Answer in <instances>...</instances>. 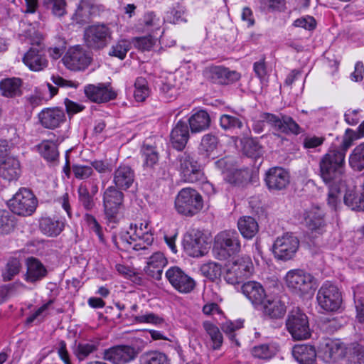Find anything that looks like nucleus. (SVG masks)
Masks as SVG:
<instances>
[{"instance_id":"nucleus-1","label":"nucleus","mask_w":364,"mask_h":364,"mask_svg":"<svg viewBox=\"0 0 364 364\" xmlns=\"http://www.w3.org/2000/svg\"><path fill=\"white\" fill-rule=\"evenodd\" d=\"M24 43L29 46L24 53V64L34 72L44 70L48 65L44 53V37L34 26L24 32Z\"/></svg>"},{"instance_id":"nucleus-2","label":"nucleus","mask_w":364,"mask_h":364,"mask_svg":"<svg viewBox=\"0 0 364 364\" xmlns=\"http://www.w3.org/2000/svg\"><path fill=\"white\" fill-rule=\"evenodd\" d=\"M344 164L343 151L331 148L319 159L318 174L326 184L337 183L343 173Z\"/></svg>"},{"instance_id":"nucleus-3","label":"nucleus","mask_w":364,"mask_h":364,"mask_svg":"<svg viewBox=\"0 0 364 364\" xmlns=\"http://www.w3.org/2000/svg\"><path fill=\"white\" fill-rule=\"evenodd\" d=\"M284 281L288 289L300 297L311 295L317 287L315 277L311 274L299 269L287 272Z\"/></svg>"},{"instance_id":"nucleus-4","label":"nucleus","mask_w":364,"mask_h":364,"mask_svg":"<svg viewBox=\"0 0 364 364\" xmlns=\"http://www.w3.org/2000/svg\"><path fill=\"white\" fill-rule=\"evenodd\" d=\"M149 224L148 222L144 223V229H138V225H132L130 227L131 230L133 231L132 234L125 232L119 237V241L116 242V245L119 248L126 249L129 250L132 248L134 250H146L148 247L151 246L154 242V237L152 232L149 228Z\"/></svg>"},{"instance_id":"nucleus-5","label":"nucleus","mask_w":364,"mask_h":364,"mask_svg":"<svg viewBox=\"0 0 364 364\" xmlns=\"http://www.w3.org/2000/svg\"><path fill=\"white\" fill-rule=\"evenodd\" d=\"M203 208L202 196L191 188H182L175 199V208L178 213L192 217L198 213Z\"/></svg>"},{"instance_id":"nucleus-6","label":"nucleus","mask_w":364,"mask_h":364,"mask_svg":"<svg viewBox=\"0 0 364 364\" xmlns=\"http://www.w3.org/2000/svg\"><path fill=\"white\" fill-rule=\"evenodd\" d=\"M240 250V240L236 230L221 231L215 237L213 252L219 259H226L238 253Z\"/></svg>"},{"instance_id":"nucleus-7","label":"nucleus","mask_w":364,"mask_h":364,"mask_svg":"<svg viewBox=\"0 0 364 364\" xmlns=\"http://www.w3.org/2000/svg\"><path fill=\"white\" fill-rule=\"evenodd\" d=\"M176 167L186 182L196 183L203 180L204 173L202 167L191 154L181 153L176 159Z\"/></svg>"},{"instance_id":"nucleus-8","label":"nucleus","mask_w":364,"mask_h":364,"mask_svg":"<svg viewBox=\"0 0 364 364\" xmlns=\"http://www.w3.org/2000/svg\"><path fill=\"white\" fill-rule=\"evenodd\" d=\"M113 31L108 24H93L85 30L84 39L86 45L95 50L107 47L112 40Z\"/></svg>"},{"instance_id":"nucleus-9","label":"nucleus","mask_w":364,"mask_h":364,"mask_svg":"<svg viewBox=\"0 0 364 364\" xmlns=\"http://www.w3.org/2000/svg\"><path fill=\"white\" fill-rule=\"evenodd\" d=\"M226 267L225 280L230 284L236 285L250 276L252 262L249 257H240L230 262Z\"/></svg>"},{"instance_id":"nucleus-10","label":"nucleus","mask_w":364,"mask_h":364,"mask_svg":"<svg viewBox=\"0 0 364 364\" xmlns=\"http://www.w3.org/2000/svg\"><path fill=\"white\" fill-rule=\"evenodd\" d=\"M316 300L322 309L326 311H336L342 303L341 292L335 284L326 281L318 289Z\"/></svg>"},{"instance_id":"nucleus-11","label":"nucleus","mask_w":364,"mask_h":364,"mask_svg":"<svg viewBox=\"0 0 364 364\" xmlns=\"http://www.w3.org/2000/svg\"><path fill=\"white\" fill-rule=\"evenodd\" d=\"M286 326L294 340L307 339L311 336L308 317L298 308L289 312Z\"/></svg>"},{"instance_id":"nucleus-12","label":"nucleus","mask_w":364,"mask_h":364,"mask_svg":"<svg viewBox=\"0 0 364 364\" xmlns=\"http://www.w3.org/2000/svg\"><path fill=\"white\" fill-rule=\"evenodd\" d=\"M124 194L114 186L108 187L103 193V208L107 219L117 222L119 210L123 206Z\"/></svg>"},{"instance_id":"nucleus-13","label":"nucleus","mask_w":364,"mask_h":364,"mask_svg":"<svg viewBox=\"0 0 364 364\" xmlns=\"http://www.w3.org/2000/svg\"><path fill=\"white\" fill-rule=\"evenodd\" d=\"M299 247V239L292 233L287 232L276 239L273 245V251L278 259L289 260L294 257Z\"/></svg>"},{"instance_id":"nucleus-14","label":"nucleus","mask_w":364,"mask_h":364,"mask_svg":"<svg viewBox=\"0 0 364 364\" xmlns=\"http://www.w3.org/2000/svg\"><path fill=\"white\" fill-rule=\"evenodd\" d=\"M260 117L273 129L282 133L296 135L301 133V127L289 116L264 112L260 115Z\"/></svg>"},{"instance_id":"nucleus-15","label":"nucleus","mask_w":364,"mask_h":364,"mask_svg":"<svg viewBox=\"0 0 364 364\" xmlns=\"http://www.w3.org/2000/svg\"><path fill=\"white\" fill-rule=\"evenodd\" d=\"M166 277L173 287L180 293H190L196 287L195 280L178 267L169 268L166 272Z\"/></svg>"},{"instance_id":"nucleus-16","label":"nucleus","mask_w":364,"mask_h":364,"mask_svg":"<svg viewBox=\"0 0 364 364\" xmlns=\"http://www.w3.org/2000/svg\"><path fill=\"white\" fill-rule=\"evenodd\" d=\"M65 66L71 70H85L91 62L90 55L79 46L70 48L62 59Z\"/></svg>"},{"instance_id":"nucleus-17","label":"nucleus","mask_w":364,"mask_h":364,"mask_svg":"<svg viewBox=\"0 0 364 364\" xmlns=\"http://www.w3.org/2000/svg\"><path fill=\"white\" fill-rule=\"evenodd\" d=\"M346 354V346L338 340H325L318 350V356L326 363H336Z\"/></svg>"},{"instance_id":"nucleus-18","label":"nucleus","mask_w":364,"mask_h":364,"mask_svg":"<svg viewBox=\"0 0 364 364\" xmlns=\"http://www.w3.org/2000/svg\"><path fill=\"white\" fill-rule=\"evenodd\" d=\"M183 245L186 252L193 257L204 255L208 248V244L200 231L186 235L183 239Z\"/></svg>"},{"instance_id":"nucleus-19","label":"nucleus","mask_w":364,"mask_h":364,"mask_svg":"<svg viewBox=\"0 0 364 364\" xmlns=\"http://www.w3.org/2000/svg\"><path fill=\"white\" fill-rule=\"evenodd\" d=\"M38 118L43 127L54 129L65 121V114L64 110L60 107H48L38 113Z\"/></svg>"},{"instance_id":"nucleus-20","label":"nucleus","mask_w":364,"mask_h":364,"mask_svg":"<svg viewBox=\"0 0 364 364\" xmlns=\"http://www.w3.org/2000/svg\"><path fill=\"white\" fill-rule=\"evenodd\" d=\"M138 351L130 346H117L107 350L105 358L114 364H126L136 358Z\"/></svg>"},{"instance_id":"nucleus-21","label":"nucleus","mask_w":364,"mask_h":364,"mask_svg":"<svg viewBox=\"0 0 364 364\" xmlns=\"http://www.w3.org/2000/svg\"><path fill=\"white\" fill-rule=\"evenodd\" d=\"M264 181L269 190L281 191L289 183V175L281 167H272L266 172Z\"/></svg>"},{"instance_id":"nucleus-22","label":"nucleus","mask_w":364,"mask_h":364,"mask_svg":"<svg viewBox=\"0 0 364 364\" xmlns=\"http://www.w3.org/2000/svg\"><path fill=\"white\" fill-rule=\"evenodd\" d=\"M324 215L319 206L313 205L304 213L305 224L310 230L321 233L326 226Z\"/></svg>"},{"instance_id":"nucleus-23","label":"nucleus","mask_w":364,"mask_h":364,"mask_svg":"<svg viewBox=\"0 0 364 364\" xmlns=\"http://www.w3.org/2000/svg\"><path fill=\"white\" fill-rule=\"evenodd\" d=\"M84 92L89 100L96 103L105 102L116 97V93L104 84L87 85Z\"/></svg>"},{"instance_id":"nucleus-24","label":"nucleus","mask_w":364,"mask_h":364,"mask_svg":"<svg viewBox=\"0 0 364 364\" xmlns=\"http://www.w3.org/2000/svg\"><path fill=\"white\" fill-rule=\"evenodd\" d=\"M242 294L254 305H262L266 299L267 294L263 286L255 281H250L241 287Z\"/></svg>"},{"instance_id":"nucleus-25","label":"nucleus","mask_w":364,"mask_h":364,"mask_svg":"<svg viewBox=\"0 0 364 364\" xmlns=\"http://www.w3.org/2000/svg\"><path fill=\"white\" fill-rule=\"evenodd\" d=\"M134 178V170L127 165L119 166L113 173V183L117 189H128L132 186Z\"/></svg>"},{"instance_id":"nucleus-26","label":"nucleus","mask_w":364,"mask_h":364,"mask_svg":"<svg viewBox=\"0 0 364 364\" xmlns=\"http://www.w3.org/2000/svg\"><path fill=\"white\" fill-rule=\"evenodd\" d=\"M167 264V259L161 252H155L149 259L144 268L146 274L156 279L161 278L163 269Z\"/></svg>"},{"instance_id":"nucleus-27","label":"nucleus","mask_w":364,"mask_h":364,"mask_svg":"<svg viewBox=\"0 0 364 364\" xmlns=\"http://www.w3.org/2000/svg\"><path fill=\"white\" fill-rule=\"evenodd\" d=\"M41 231L48 237L59 235L65 228V221L57 217H44L39 222Z\"/></svg>"},{"instance_id":"nucleus-28","label":"nucleus","mask_w":364,"mask_h":364,"mask_svg":"<svg viewBox=\"0 0 364 364\" xmlns=\"http://www.w3.org/2000/svg\"><path fill=\"white\" fill-rule=\"evenodd\" d=\"M170 137L173 146L177 150H182L189 139V131L187 124L179 120L173 128Z\"/></svg>"},{"instance_id":"nucleus-29","label":"nucleus","mask_w":364,"mask_h":364,"mask_svg":"<svg viewBox=\"0 0 364 364\" xmlns=\"http://www.w3.org/2000/svg\"><path fill=\"white\" fill-rule=\"evenodd\" d=\"M176 77L173 75L161 80L158 84V89L161 97L165 100H175L179 94L180 87L176 83Z\"/></svg>"},{"instance_id":"nucleus-30","label":"nucleus","mask_w":364,"mask_h":364,"mask_svg":"<svg viewBox=\"0 0 364 364\" xmlns=\"http://www.w3.org/2000/svg\"><path fill=\"white\" fill-rule=\"evenodd\" d=\"M292 355L300 364H313L316 357V351L313 346L296 345L293 347Z\"/></svg>"},{"instance_id":"nucleus-31","label":"nucleus","mask_w":364,"mask_h":364,"mask_svg":"<svg viewBox=\"0 0 364 364\" xmlns=\"http://www.w3.org/2000/svg\"><path fill=\"white\" fill-rule=\"evenodd\" d=\"M20 172V162L13 156L8 157L0 163V176L6 180L16 179Z\"/></svg>"},{"instance_id":"nucleus-32","label":"nucleus","mask_w":364,"mask_h":364,"mask_svg":"<svg viewBox=\"0 0 364 364\" xmlns=\"http://www.w3.org/2000/svg\"><path fill=\"white\" fill-rule=\"evenodd\" d=\"M27 272L26 279L27 282H36L42 279L46 274V269L43 264L34 257H29L26 260Z\"/></svg>"},{"instance_id":"nucleus-33","label":"nucleus","mask_w":364,"mask_h":364,"mask_svg":"<svg viewBox=\"0 0 364 364\" xmlns=\"http://www.w3.org/2000/svg\"><path fill=\"white\" fill-rule=\"evenodd\" d=\"M100 345V342L98 339L81 341L76 345L74 354L80 361H82L97 352Z\"/></svg>"},{"instance_id":"nucleus-34","label":"nucleus","mask_w":364,"mask_h":364,"mask_svg":"<svg viewBox=\"0 0 364 364\" xmlns=\"http://www.w3.org/2000/svg\"><path fill=\"white\" fill-rule=\"evenodd\" d=\"M36 147L41 156L47 162L53 164L58 162L59 152L55 142L50 140H43Z\"/></svg>"},{"instance_id":"nucleus-35","label":"nucleus","mask_w":364,"mask_h":364,"mask_svg":"<svg viewBox=\"0 0 364 364\" xmlns=\"http://www.w3.org/2000/svg\"><path fill=\"white\" fill-rule=\"evenodd\" d=\"M262 305L264 313L273 318H282L286 313L285 304L278 298L264 300Z\"/></svg>"},{"instance_id":"nucleus-36","label":"nucleus","mask_w":364,"mask_h":364,"mask_svg":"<svg viewBox=\"0 0 364 364\" xmlns=\"http://www.w3.org/2000/svg\"><path fill=\"white\" fill-rule=\"evenodd\" d=\"M237 227L241 235L246 239H252L259 230L257 221L250 216L240 218L237 222Z\"/></svg>"},{"instance_id":"nucleus-37","label":"nucleus","mask_w":364,"mask_h":364,"mask_svg":"<svg viewBox=\"0 0 364 364\" xmlns=\"http://www.w3.org/2000/svg\"><path fill=\"white\" fill-rule=\"evenodd\" d=\"M188 122L192 132H200L208 128L210 119L205 111L200 110L193 114Z\"/></svg>"},{"instance_id":"nucleus-38","label":"nucleus","mask_w":364,"mask_h":364,"mask_svg":"<svg viewBox=\"0 0 364 364\" xmlns=\"http://www.w3.org/2000/svg\"><path fill=\"white\" fill-rule=\"evenodd\" d=\"M252 176V171L248 168L236 169L227 176L229 183L239 186H245L251 182Z\"/></svg>"},{"instance_id":"nucleus-39","label":"nucleus","mask_w":364,"mask_h":364,"mask_svg":"<svg viewBox=\"0 0 364 364\" xmlns=\"http://www.w3.org/2000/svg\"><path fill=\"white\" fill-rule=\"evenodd\" d=\"M21 80L20 78H7L0 82V90L6 97H14L21 93Z\"/></svg>"},{"instance_id":"nucleus-40","label":"nucleus","mask_w":364,"mask_h":364,"mask_svg":"<svg viewBox=\"0 0 364 364\" xmlns=\"http://www.w3.org/2000/svg\"><path fill=\"white\" fill-rule=\"evenodd\" d=\"M217 145L218 139L215 136L210 134L205 135L201 140L199 147L200 154L205 157L213 159L215 157L214 151L217 148Z\"/></svg>"},{"instance_id":"nucleus-41","label":"nucleus","mask_w":364,"mask_h":364,"mask_svg":"<svg viewBox=\"0 0 364 364\" xmlns=\"http://www.w3.org/2000/svg\"><path fill=\"white\" fill-rule=\"evenodd\" d=\"M203 327L211 340V348L213 350L219 349L222 346L223 338L218 327L208 321L203 323Z\"/></svg>"},{"instance_id":"nucleus-42","label":"nucleus","mask_w":364,"mask_h":364,"mask_svg":"<svg viewBox=\"0 0 364 364\" xmlns=\"http://www.w3.org/2000/svg\"><path fill=\"white\" fill-rule=\"evenodd\" d=\"M139 364H169L166 355L157 350H150L139 357Z\"/></svg>"},{"instance_id":"nucleus-43","label":"nucleus","mask_w":364,"mask_h":364,"mask_svg":"<svg viewBox=\"0 0 364 364\" xmlns=\"http://www.w3.org/2000/svg\"><path fill=\"white\" fill-rule=\"evenodd\" d=\"M144 31L154 33L161 29L163 21L153 11H149L144 14L141 20Z\"/></svg>"},{"instance_id":"nucleus-44","label":"nucleus","mask_w":364,"mask_h":364,"mask_svg":"<svg viewBox=\"0 0 364 364\" xmlns=\"http://www.w3.org/2000/svg\"><path fill=\"white\" fill-rule=\"evenodd\" d=\"M143 157V165L146 168H153L159 161V154L156 148L144 144L141 149Z\"/></svg>"},{"instance_id":"nucleus-45","label":"nucleus","mask_w":364,"mask_h":364,"mask_svg":"<svg viewBox=\"0 0 364 364\" xmlns=\"http://www.w3.org/2000/svg\"><path fill=\"white\" fill-rule=\"evenodd\" d=\"M350 166L356 171L364 168V144H360L353 150L349 156Z\"/></svg>"},{"instance_id":"nucleus-46","label":"nucleus","mask_w":364,"mask_h":364,"mask_svg":"<svg viewBox=\"0 0 364 364\" xmlns=\"http://www.w3.org/2000/svg\"><path fill=\"white\" fill-rule=\"evenodd\" d=\"M130 317L134 323H152L155 325H163L164 319L154 313H146L144 314L134 315L130 312Z\"/></svg>"},{"instance_id":"nucleus-47","label":"nucleus","mask_w":364,"mask_h":364,"mask_svg":"<svg viewBox=\"0 0 364 364\" xmlns=\"http://www.w3.org/2000/svg\"><path fill=\"white\" fill-rule=\"evenodd\" d=\"M345 204L352 210L364 211V196H358L353 191L347 192L344 196Z\"/></svg>"},{"instance_id":"nucleus-48","label":"nucleus","mask_w":364,"mask_h":364,"mask_svg":"<svg viewBox=\"0 0 364 364\" xmlns=\"http://www.w3.org/2000/svg\"><path fill=\"white\" fill-rule=\"evenodd\" d=\"M43 4L55 16L61 17L66 14L65 0H43Z\"/></svg>"},{"instance_id":"nucleus-49","label":"nucleus","mask_w":364,"mask_h":364,"mask_svg":"<svg viewBox=\"0 0 364 364\" xmlns=\"http://www.w3.org/2000/svg\"><path fill=\"white\" fill-rule=\"evenodd\" d=\"M200 271L203 275L209 279L214 281L220 278L221 275V265L213 262H208L201 266Z\"/></svg>"},{"instance_id":"nucleus-50","label":"nucleus","mask_w":364,"mask_h":364,"mask_svg":"<svg viewBox=\"0 0 364 364\" xmlns=\"http://www.w3.org/2000/svg\"><path fill=\"white\" fill-rule=\"evenodd\" d=\"M134 98L138 102H143L149 95L147 81L144 77L136 78L134 83Z\"/></svg>"},{"instance_id":"nucleus-51","label":"nucleus","mask_w":364,"mask_h":364,"mask_svg":"<svg viewBox=\"0 0 364 364\" xmlns=\"http://www.w3.org/2000/svg\"><path fill=\"white\" fill-rule=\"evenodd\" d=\"M245 154L251 158H259L263 154L262 146L255 139H247L243 147Z\"/></svg>"},{"instance_id":"nucleus-52","label":"nucleus","mask_w":364,"mask_h":364,"mask_svg":"<svg viewBox=\"0 0 364 364\" xmlns=\"http://www.w3.org/2000/svg\"><path fill=\"white\" fill-rule=\"evenodd\" d=\"M38 199L31 190L24 188V216L31 215L38 207Z\"/></svg>"},{"instance_id":"nucleus-53","label":"nucleus","mask_w":364,"mask_h":364,"mask_svg":"<svg viewBox=\"0 0 364 364\" xmlns=\"http://www.w3.org/2000/svg\"><path fill=\"white\" fill-rule=\"evenodd\" d=\"M130 49L129 43L124 39L117 41L113 45L109 51V55L111 56L117 57L121 60L125 58L127 52Z\"/></svg>"},{"instance_id":"nucleus-54","label":"nucleus","mask_w":364,"mask_h":364,"mask_svg":"<svg viewBox=\"0 0 364 364\" xmlns=\"http://www.w3.org/2000/svg\"><path fill=\"white\" fill-rule=\"evenodd\" d=\"M21 268V263L16 258H11L7 262L5 269L2 272L4 281L7 282L11 280L17 274Z\"/></svg>"},{"instance_id":"nucleus-55","label":"nucleus","mask_w":364,"mask_h":364,"mask_svg":"<svg viewBox=\"0 0 364 364\" xmlns=\"http://www.w3.org/2000/svg\"><path fill=\"white\" fill-rule=\"evenodd\" d=\"M276 351L277 349L273 346L262 344L255 346L252 350V354L255 358L269 359L276 353Z\"/></svg>"},{"instance_id":"nucleus-56","label":"nucleus","mask_w":364,"mask_h":364,"mask_svg":"<svg viewBox=\"0 0 364 364\" xmlns=\"http://www.w3.org/2000/svg\"><path fill=\"white\" fill-rule=\"evenodd\" d=\"M348 364H364V347L360 344H353L350 348Z\"/></svg>"},{"instance_id":"nucleus-57","label":"nucleus","mask_w":364,"mask_h":364,"mask_svg":"<svg viewBox=\"0 0 364 364\" xmlns=\"http://www.w3.org/2000/svg\"><path fill=\"white\" fill-rule=\"evenodd\" d=\"M220 124L225 130L240 129L242 126V122L239 118L230 114L222 115L220 118Z\"/></svg>"},{"instance_id":"nucleus-58","label":"nucleus","mask_w":364,"mask_h":364,"mask_svg":"<svg viewBox=\"0 0 364 364\" xmlns=\"http://www.w3.org/2000/svg\"><path fill=\"white\" fill-rule=\"evenodd\" d=\"M15 227V222L9 212L0 210V234H8Z\"/></svg>"},{"instance_id":"nucleus-59","label":"nucleus","mask_w":364,"mask_h":364,"mask_svg":"<svg viewBox=\"0 0 364 364\" xmlns=\"http://www.w3.org/2000/svg\"><path fill=\"white\" fill-rule=\"evenodd\" d=\"M226 68L221 66H214L207 68L205 71V76L214 83L223 85V75Z\"/></svg>"},{"instance_id":"nucleus-60","label":"nucleus","mask_w":364,"mask_h":364,"mask_svg":"<svg viewBox=\"0 0 364 364\" xmlns=\"http://www.w3.org/2000/svg\"><path fill=\"white\" fill-rule=\"evenodd\" d=\"M43 97L41 94L36 90L34 94H32L26 98V115L28 118H30L32 114V111L37 107L42 105Z\"/></svg>"},{"instance_id":"nucleus-61","label":"nucleus","mask_w":364,"mask_h":364,"mask_svg":"<svg viewBox=\"0 0 364 364\" xmlns=\"http://www.w3.org/2000/svg\"><path fill=\"white\" fill-rule=\"evenodd\" d=\"M79 200L83 207L86 210H91L94 207V201L92 196L90 194L89 191L85 185L80 184L78 190Z\"/></svg>"},{"instance_id":"nucleus-62","label":"nucleus","mask_w":364,"mask_h":364,"mask_svg":"<svg viewBox=\"0 0 364 364\" xmlns=\"http://www.w3.org/2000/svg\"><path fill=\"white\" fill-rule=\"evenodd\" d=\"M156 41V38L152 35L136 37L133 39L134 46L141 50H149Z\"/></svg>"},{"instance_id":"nucleus-63","label":"nucleus","mask_w":364,"mask_h":364,"mask_svg":"<svg viewBox=\"0 0 364 364\" xmlns=\"http://www.w3.org/2000/svg\"><path fill=\"white\" fill-rule=\"evenodd\" d=\"M23 193L21 188L8 201V206L11 212L18 215L23 214Z\"/></svg>"},{"instance_id":"nucleus-64","label":"nucleus","mask_w":364,"mask_h":364,"mask_svg":"<svg viewBox=\"0 0 364 364\" xmlns=\"http://www.w3.org/2000/svg\"><path fill=\"white\" fill-rule=\"evenodd\" d=\"M336 184L337 183H331L328 185L329 191L327 198L328 205L334 210H336L341 198V191Z\"/></svg>"}]
</instances>
